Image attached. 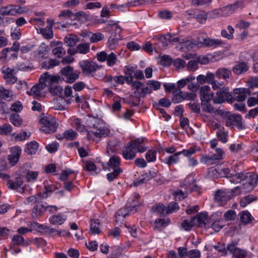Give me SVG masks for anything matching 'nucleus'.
Segmentation results:
<instances>
[{"instance_id":"nucleus-63","label":"nucleus","mask_w":258,"mask_h":258,"mask_svg":"<svg viewBox=\"0 0 258 258\" xmlns=\"http://www.w3.org/2000/svg\"><path fill=\"white\" fill-rule=\"evenodd\" d=\"M104 37L103 34L97 32L92 34L90 36V40L92 43H95L102 40Z\"/></svg>"},{"instance_id":"nucleus-53","label":"nucleus","mask_w":258,"mask_h":258,"mask_svg":"<svg viewBox=\"0 0 258 258\" xmlns=\"http://www.w3.org/2000/svg\"><path fill=\"white\" fill-rule=\"evenodd\" d=\"M164 38L165 40L169 42V43L171 44H174L176 42H180L181 40V38L180 37H175L174 36L171 35V34H167L165 36H164Z\"/></svg>"},{"instance_id":"nucleus-44","label":"nucleus","mask_w":258,"mask_h":258,"mask_svg":"<svg viewBox=\"0 0 258 258\" xmlns=\"http://www.w3.org/2000/svg\"><path fill=\"white\" fill-rule=\"evenodd\" d=\"M59 61L55 59H49L43 62L42 67L45 69H51L59 65Z\"/></svg>"},{"instance_id":"nucleus-52","label":"nucleus","mask_w":258,"mask_h":258,"mask_svg":"<svg viewBox=\"0 0 258 258\" xmlns=\"http://www.w3.org/2000/svg\"><path fill=\"white\" fill-rule=\"evenodd\" d=\"M121 172H122V170L121 168H118L117 170H112L110 173L107 174V178L109 181H111L116 178Z\"/></svg>"},{"instance_id":"nucleus-41","label":"nucleus","mask_w":258,"mask_h":258,"mask_svg":"<svg viewBox=\"0 0 258 258\" xmlns=\"http://www.w3.org/2000/svg\"><path fill=\"white\" fill-rule=\"evenodd\" d=\"M100 223L98 220H92L90 224V232L92 234H98L101 232Z\"/></svg>"},{"instance_id":"nucleus-13","label":"nucleus","mask_w":258,"mask_h":258,"mask_svg":"<svg viewBox=\"0 0 258 258\" xmlns=\"http://www.w3.org/2000/svg\"><path fill=\"white\" fill-rule=\"evenodd\" d=\"M46 87V84L40 83L34 85L30 91L27 93L28 94L33 96L34 97H43L45 96V89Z\"/></svg>"},{"instance_id":"nucleus-39","label":"nucleus","mask_w":258,"mask_h":258,"mask_svg":"<svg viewBox=\"0 0 258 258\" xmlns=\"http://www.w3.org/2000/svg\"><path fill=\"white\" fill-rule=\"evenodd\" d=\"M196 224L195 218L192 217L189 219L184 220L181 223V227L184 230L188 231L190 230L194 226L196 225Z\"/></svg>"},{"instance_id":"nucleus-38","label":"nucleus","mask_w":258,"mask_h":258,"mask_svg":"<svg viewBox=\"0 0 258 258\" xmlns=\"http://www.w3.org/2000/svg\"><path fill=\"white\" fill-rule=\"evenodd\" d=\"M78 41V39L77 36L74 34L67 35L64 39V44L69 47L74 46Z\"/></svg>"},{"instance_id":"nucleus-58","label":"nucleus","mask_w":258,"mask_h":258,"mask_svg":"<svg viewBox=\"0 0 258 258\" xmlns=\"http://www.w3.org/2000/svg\"><path fill=\"white\" fill-rule=\"evenodd\" d=\"M157 151L155 150H149L146 154V159L148 162H154L156 159Z\"/></svg>"},{"instance_id":"nucleus-7","label":"nucleus","mask_w":258,"mask_h":258,"mask_svg":"<svg viewBox=\"0 0 258 258\" xmlns=\"http://www.w3.org/2000/svg\"><path fill=\"white\" fill-rule=\"evenodd\" d=\"M132 88L135 90L133 96L137 98H143L147 94L152 92V90L149 87H143V84L139 81H134L132 84Z\"/></svg>"},{"instance_id":"nucleus-23","label":"nucleus","mask_w":258,"mask_h":258,"mask_svg":"<svg viewBox=\"0 0 258 258\" xmlns=\"http://www.w3.org/2000/svg\"><path fill=\"white\" fill-rule=\"evenodd\" d=\"M233 93L237 95L233 100H236L238 102H242L247 97L250 95V92L247 88H239L234 89L233 90Z\"/></svg>"},{"instance_id":"nucleus-57","label":"nucleus","mask_w":258,"mask_h":258,"mask_svg":"<svg viewBox=\"0 0 258 258\" xmlns=\"http://www.w3.org/2000/svg\"><path fill=\"white\" fill-rule=\"evenodd\" d=\"M25 243L24 238L20 235H15L12 239V245H22Z\"/></svg>"},{"instance_id":"nucleus-55","label":"nucleus","mask_w":258,"mask_h":258,"mask_svg":"<svg viewBox=\"0 0 258 258\" xmlns=\"http://www.w3.org/2000/svg\"><path fill=\"white\" fill-rule=\"evenodd\" d=\"M223 129V127L219 129L217 132V136L220 141L223 143H225L227 142V137L228 136V133L225 132Z\"/></svg>"},{"instance_id":"nucleus-33","label":"nucleus","mask_w":258,"mask_h":258,"mask_svg":"<svg viewBox=\"0 0 258 258\" xmlns=\"http://www.w3.org/2000/svg\"><path fill=\"white\" fill-rule=\"evenodd\" d=\"M136 152L128 144L122 152V156L126 160H132L136 157Z\"/></svg>"},{"instance_id":"nucleus-6","label":"nucleus","mask_w":258,"mask_h":258,"mask_svg":"<svg viewBox=\"0 0 258 258\" xmlns=\"http://www.w3.org/2000/svg\"><path fill=\"white\" fill-rule=\"evenodd\" d=\"M79 64L82 69V73L86 76L93 77L95 72L101 68V67L95 62L90 61L88 60L81 61L79 62Z\"/></svg>"},{"instance_id":"nucleus-16","label":"nucleus","mask_w":258,"mask_h":258,"mask_svg":"<svg viewBox=\"0 0 258 258\" xmlns=\"http://www.w3.org/2000/svg\"><path fill=\"white\" fill-rule=\"evenodd\" d=\"M11 154L8 155V159L9 163L12 165H15L18 162L21 155L22 149L19 146H14L10 149Z\"/></svg>"},{"instance_id":"nucleus-12","label":"nucleus","mask_w":258,"mask_h":258,"mask_svg":"<svg viewBox=\"0 0 258 258\" xmlns=\"http://www.w3.org/2000/svg\"><path fill=\"white\" fill-rule=\"evenodd\" d=\"M201 45L207 47H216L224 44L223 41L219 39H211L208 37H199Z\"/></svg>"},{"instance_id":"nucleus-37","label":"nucleus","mask_w":258,"mask_h":258,"mask_svg":"<svg viewBox=\"0 0 258 258\" xmlns=\"http://www.w3.org/2000/svg\"><path fill=\"white\" fill-rule=\"evenodd\" d=\"M215 153H213L211 156L207 157V160H220L223 158L224 155V151L220 148H216L215 149Z\"/></svg>"},{"instance_id":"nucleus-62","label":"nucleus","mask_w":258,"mask_h":258,"mask_svg":"<svg viewBox=\"0 0 258 258\" xmlns=\"http://www.w3.org/2000/svg\"><path fill=\"white\" fill-rule=\"evenodd\" d=\"M212 0H191V4L195 7L208 6Z\"/></svg>"},{"instance_id":"nucleus-56","label":"nucleus","mask_w":258,"mask_h":258,"mask_svg":"<svg viewBox=\"0 0 258 258\" xmlns=\"http://www.w3.org/2000/svg\"><path fill=\"white\" fill-rule=\"evenodd\" d=\"M77 49L80 53L86 54L89 51L90 45L87 43H81L77 46Z\"/></svg>"},{"instance_id":"nucleus-14","label":"nucleus","mask_w":258,"mask_h":258,"mask_svg":"<svg viewBox=\"0 0 258 258\" xmlns=\"http://www.w3.org/2000/svg\"><path fill=\"white\" fill-rule=\"evenodd\" d=\"M2 73L4 74V78L7 83L13 84L17 82V78L14 76V74L16 73V70L15 69L4 66L2 68Z\"/></svg>"},{"instance_id":"nucleus-59","label":"nucleus","mask_w":258,"mask_h":258,"mask_svg":"<svg viewBox=\"0 0 258 258\" xmlns=\"http://www.w3.org/2000/svg\"><path fill=\"white\" fill-rule=\"evenodd\" d=\"M243 172H240L238 173H236L234 175H231L229 178H230L229 181L231 183H241L242 181V176H243Z\"/></svg>"},{"instance_id":"nucleus-51","label":"nucleus","mask_w":258,"mask_h":258,"mask_svg":"<svg viewBox=\"0 0 258 258\" xmlns=\"http://www.w3.org/2000/svg\"><path fill=\"white\" fill-rule=\"evenodd\" d=\"M170 222L169 219H157L155 222V227L159 229L167 226Z\"/></svg>"},{"instance_id":"nucleus-15","label":"nucleus","mask_w":258,"mask_h":258,"mask_svg":"<svg viewBox=\"0 0 258 258\" xmlns=\"http://www.w3.org/2000/svg\"><path fill=\"white\" fill-rule=\"evenodd\" d=\"M232 7L226 6L221 9H215L209 12V18L214 19L219 17H225L232 13Z\"/></svg>"},{"instance_id":"nucleus-27","label":"nucleus","mask_w":258,"mask_h":258,"mask_svg":"<svg viewBox=\"0 0 258 258\" xmlns=\"http://www.w3.org/2000/svg\"><path fill=\"white\" fill-rule=\"evenodd\" d=\"M213 99H206L201 101V107L205 112L213 113L215 112L216 109L214 106Z\"/></svg>"},{"instance_id":"nucleus-46","label":"nucleus","mask_w":258,"mask_h":258,"mask_svg":"<svg viewBox=\"0 0 258 258\" xmlns=\"http://www.w3.org/2000/svg\"><path fill=\"white\" fill-rule=\"evenodd\" d=\"M66 220V218L61 215H54L49 218V221L52 224L61 225Z\"/></svg>"},{"instance_id":"nucleus-61","label":"nucleus","mask_w":258,"mask_h":258,"mask_svg":"<svg viewBox=\"0 0 258 258\" xmlns=\"http://www.w3.org/2000/svg\"><path fill=\"white\" fill-rule=\"evenodd\" d=\"M15 136V140L16 141H22L29 138L30 136V134L26 132L20 133L18 134H13Z\"/></svg>"},{"instance_id":"nucleus-49","label":"nucleus","mask_w":258,"mask_h":258,"mask_svg":"<svg viewBox=\"0 0 258 258\" xmlns=\"http://www.w3.org/2000/svg\"><path fill=\"white\" fill-rule=\"evenodd\" d=\"M166 208L165 207V206L160 203L156 204L152 208V210L154 212L156 213L159 215L166 214Z\"/></svg>"},{"instance_id":"nucleus-24","label":"nucleus","mask_w":258,"mask_h":258,"mask_svg":"<svg viewBox=\"0 0 258 258\" xmlns=\"http://www.w3.org/2000/svg\"><path fill=\"white\" fill-rule=\"evenodd\" d=\"M128 144L136 152L143 153L147 149V148L145 146L144 139L143 138L137 139L132 141Z\"/></svg>"},{"instance_id":"nucleus-5","label":"nucleus","mask_w":258,"mask_h":258,"mask_svg":"<svg viewBox=\"0 0 258 258\" xmlns=\"http://www.w3.org/2000/svg\"><path fill=\"white\" fill-rule=\"evenodd\" d=\"M258 180L257 174L252 172L243 173L242 176V184L243 190L246 192L250 191L256 185Z\"/></svg>"},{"instance_id":"nucleus-4","label":"nucleus","mask_w":258,"mask_h":258,"mask_svg":"<svg viewBox=\"0 0 258 258\" xmlns=\"http://www.w3.org/2000/svg\"><path fill=\"white\" fill-rule=\"evenodd\" d=\"M222 117L224 119L227 126L235 127L238 130H242L244 128L240 115L225 112L222 114Z\"/></svg>"},{"instance_id":"nucleus-35","label":"nucleus","mask_w":258,"mask_h":258,"mask_svg":"<svg viewBox=\"0 0 258 258\" xmlns=\"http://www.w3.org/2000/svg\"><path fill=\"white\" fill-rule=\"evenodd\" d=\"M215 74L218 78L224 80L229 78L231 75V71L225 68L218 69Z\"/></svg>"},{"instance_id":"nucleus-17","label":"nucleus","mask_w":258,"mask_h":258,"mask_svg":"<svg viewBox=\"0 0 258 258\" xmlns=\"http://www.w3.org/2000/svg\"><path fill=\"white\" fill-rule=\"evenodd\" d=\"M47 26L44 28H38L36 27V30L38 33L41 34L43 37L47 39H52L53 37L52 27L54 24V22L51 20H47Z\"/></svg>"},{"instance_id":"nucleus-2","label":"nucleus","mask_w":258,"mask_h":258,"mask_svg":"<svg viewBox=\"0 0 258 258\" xmlns=\"http://www.w3.org/2000/svg\"><path fill=\"white\" fill-rule=\"evenodd\" d=\"M195 182V180L193 175L190 174L187 175L180 184V187L184 190L181 189L176 192L175 198L181 200L186 197L188 193L194 190Z\"/></svg>"},{"instance_id":"nucleus-20","label":"nucleus","mask_w":258,"mask_h":258,"mask_svg":"<svg viewBox=\"0 0 258 258\" xmlns=\"http://www.w3.org/2000/svg\"><path fill=\"white\" fill-rule=\"evenodd\" d=\"M50 46L52 48V53L57 57H61L66 53L65 50L62 48V44L60 41H51Z\"/></svg>"},{"instance_id":"nucleus-21","label":"nucleus","mask_w":258,"mask_h":258,"mask_svg":"<svg viewBox=\"0 0 258 258\" xmlns=\"http://www.w3.org/2000/svg\"><path fill=\"white\" fill-rule=\"evenodd\" d=\"M209 173L214 178L218 177H229L231 174L228 168L218 167L217 168H211L209 171Z\"/></svg>"},{"instance_id":"nucleus-48","label":"nucleus","mask_w":258,"mask_h":258,"mask_svg":"<svg viewBox=\"0 0 258 258\" xmlns=\"http://www.w3.org/2000/svg\"><path fill=\"white\" fill-rule=\"evenodd\" d=\"M12 96L13 95L10 91L5 89L3 86H0V99L10 100Z\"/></svg>"},{"instance_id":"nucleus-19","label":"nucleus","mask_w":258,"mask_h":258,"mask_svg":"<svg viewBox=\"0 0 258 258\" xmlns=\"http://www.w3.org/2000/svg\"><path fill=\"white\" fill-rule=\"evenodd\" d=\"M214 199L220 205L223 206L231 199V195L229 191L218 190L216 192Z\"/></svg>"},{"instance_id":"nucleus-8","label":"nucleus","mask_w":258,"mask_h":258,"mask_svg":"<svg viewBox=\"0 0 258 258\" xmlns=\"http://www.w3.org/2000/svg\"><path fill=\"white\" fill-rule=\"evenodd\" d=\"M227 101H232V95L229 93V88L223 87L219 89L216 93V96L214 97L213 102L216 104H221Z\"/></svg>"},{"instance_id":"nucleus-64","label":"nucleus","mask_w":258,"mask_h":258,"mask_svg":"<svg viewBox=\"0 0 258 258\" xmlns=\"http://www.w3.org/2000/svg\"><path fill=\"white\" fill-rule=\"evenodd\" d=\"M12 131V126L10 124H4L0 126V135H5Z\"/></svg>"},{"instance_id":"nucleus-54","label":"nucleus","mask_w":258,"mask_h":258,"mask_svg":"<svg viewBox=\"0 0 258 258\" xmlns=\"http://www.w3.org/2000/svg\"><path fill=\"white\" fill-rule=\"evenodd\" d=\"M247 104L249 107L258 105V92L253 93L252 96L248 98Z\"/></svg>"},{"instance_id":"nucleus-47","label":"nucleus","mask_w":258,"mask_h":258,"mask_svg":"<svg viewBox=\"0 0 258 258\" xmlns=\"http://www.w3.org/2000/svg\"><path fill=\"white\" fill-rule=\"evenodd\" d=\"M11 122L16 126H20L23 123V120L20 116L17 114H13L10 117Z\"/></svg>"},{"instance_id":"nucleus-42","label":"nucleus","mask_w":258,"mask_h":258,"mask_svg":"<svg viewBox=\"0 0 258 258\" xmlns=\"http://www.w3.org/2000/svg\"><path fill=\"white\" fill-rule=\"evenodd\" d=\"M227 30L229 33H227L225 29H222L221 31V36L228 40H231L233 38V34L234 33V29L231 25L227 26Z\"/></svg>"},{"instance_id":"nucleus-36","label":"nucleus","mask_w":258,"mask_h":258,"mask_svg":"<svg viewBox=\"0 0 258 258\" xmlns=\"http://www.w3.org/2000/svg\"><path fill=\"white\" fill-rule=\"evenodd\" d=\"M179 155L180 153L177 152L174 154L165 158L164 160V162L165 164L168 165L169 166L176 164L179 162Z\"/></svg>"},{"instance_id":"nucleus-34","label":"nucleus","mask_w":258,"mask_h":258,"mask_svg":"<svg viewBox=\"0 0 258 258\" xmlns=\"http://www.w3.org/2000/svg\"><path fill=\"white\" fill-rule=\"evenodd\" d=\"M248 69V66L244 62H238L233 68V72L236 75H240L246 72Z\"/></svg>"},{"instance_id":"nucleus-40","label":"nucleus","mask_w":258,"mask_h":258,"mask_svg":"<svg viewBox=\"0 0 258 258\" xmlns=\"http://www.w3.org/2000/svg\"><path fill=\"white\" fill-rule=\"evenodd\" d=\"M23 181L21 177L16 178L15 181L9 180L7 185L9 188L12 189H18L23 185Z\"/></svg>"},{"instance_id":"nucleus-31","label":"nucleus","mask_w":258,"mask_h":258,"mask_svg":"<svg viewBox=\"0 0 258 258\" xmlns=\"http://www.w3.org/2000/svg\"><path fill=\"white\" fill-rule=\"evenodd\" d=\"M46 211L45 207L42 204L35 205L32 212V216L34 218H38L41 217Z\"/></svg>"},{"instance_id":"nucleus-18","label":"nucleus","mask_w":258,"mask_h":258,"mask_svg":"<svg viewBox=\"0 0 258 258\" xmlns=\"http://www.w3.org/2000/svg\"><path fill=\"white\" fill-rule=\"evenodd\" d=\"M237 242H231L227 246V249L232 253L235 257L237 258H243L246 255L247 252L242 249L238 248Z\"/></svg>"},{"instance_id":"nucleus-1","label":"nucleus","mask_w":258,"mask_h":258,"mask_svg":"<svg viewBox=\"0 0 258 258\" xmlns=\"http://www.w3.org/2000/svg\"><path fill=\"white\" fill-rule=\"evenodd\" d=\"M86 127L81 123L79 118H74L73 125L80 132L86 130L88 140L98 141L100 138L105 137L109 134V131L105 127L102 122L96 118L89 117L87 120Z\"/></svg>"},{"instance_id":"nucleus-11","label":"nucleus","mask_w":258,"mask_h":258,"mask_svg":"<svg viewBox=\"0 0 258 258\" xmlns=\"http://www.w3.org/2000/svg\"><path fill=\"white\" fill-rule=\"evenodd\" d=\"M139 202L137 200H133L132 203L130 201L127 202L128 205H130V209L128 210V208H121L119 210L115 215L116 221H121L123 220L126 216L128 214L129 211L131 212L135 213L137 211L136 207L138 206Z\"/></svg>"},{"instance_id":"nucleus-9","label":"nucleus","mask_w":258,"mask_h":258,"mask_svg":"<svg viewBox=\"0 0 258 258\" xmlns=\"http://www.w3.org/2000/svg\"><path fill=\"white\" fill-rule=\"evenodd\" d=\"M61 73L64 77L65 81L68 83H73L79 77L80 72L74 71L73 68L69 66L62 68Z\"/></svg>"},{"instance_id":"nucleus-60","label":"nucleus","mask_w":258,"mask_h":258,"mask_svg":"<svg viewBox=\"0 0 258 258\" xmlns=\"http://www.w3.org/2000/svg\"><path fill=\"white\" fill-rule=\"evenodd\" d=\"M247 86L250 88H258V77H252L246 81Z\"/></svg>"},{"instance_id":"nucleus-45","label":"nucleus","mask_w":258,"mask_h":258,"mask_svg":"<svg viewBox=\"0 0 258 258\" xmlns=\"http://www.w3.org/2000/svg\"><path fill=\"white\" fill-rule=\"evenodd\" d=\"M118 62H119L117 56L113 52L108 54L107 58L106 59L107 64L109 67H112L113 66L116 64Z\"/></svg>"},{"instance_id":"nucleus-28","label":"nucleus","mask_w":258,"mask_h":258,"mask_svg":"<svg viewBox=\"0 0 258 258\" xmlns=\"http://www.w3.org/2000/svg\"><path fill=\"white\" fill-rule=\"evenodd\" d=\"M196 219V225L200 227H206L209 222V219L207 213H200L197 217H194Z\"/></svg>"},{"instance_id":"nucleus-3","label":"nucleus","mask_w":258,"mask_h":258,"mask_svg":"<svg viewBox=\"0 0 258 258\" xmlns=\"http://www.w3.org/2000/svg\"><path fill=\"white\" fill-rule=\"evenodd\" d=\"M39 124L40 131L45 134L53 133L57 127L55 119L50 115H41L39 117Z\"/></svg>"},{"instance_id":"nucleus-25","label":"nucleus","mask_w":258,"mask_h":258,"mask_svg":"<svg viewBox=\"0 0 258 258\" xmlns=\"http://www.w3.org/2000/svg\"><path fill=\"white\" fill-rule=\"evenodd\" d=\"M59 80V76L57 75H51L48 72H46L41 75L39 81L40 83L46 84H52L55 83H58Z\"/></svg>"},{"instance_id":"nucleus-29","label":"nucleus","mask_w":258,"mask_h":258,"mask_svg":"<svg viewBox=\"0 0 258 258\" xmlns=\"http://www.w3.org/2000/svg\"><path fill=\"white\" fill-rule=\"evenodd\" d=\"M156 175V172L150 171L140 177L137 180L134 182V184L135 186L140 185V184L146 182L152 178L155 177Z\"/></svg>"},{"instance_id":"nucleus-43","label":"nucleus","mask_w":258,"mask_h":258,"mask_svg":"<svg viewBox=\"0 0 258 258\" xmlns=\"http://www.w3.org/2000/svg\"><path fill=\"white\" fill-rule=\"evenodd\" d=\"M240 219L242 223L247 224L251 222L253 218L247 211H242L240 213Z\"/></svg>"},{"instance_id":"nucleus-26","label":"nucleus","mask_w":258,"mask_h":258,"mask_svg":"<svg viewBox=\"0 0 258 258\" xmlns=\"http://www.w3.org/2000/svg\"><path fill=\"white\" fill-rule=\"evenodd\" d=\"M180 49L182 51H187L191 50L196 45H201L199 42V40L198 39L197 41H192L190 40H181L179 42Z\"/></svg>"},{"instance_id":"nucleus-32","label":"nucleus","mask_w":258,"mask_h":258,"mask_svg":"<svg viewBox=\"0 0 258 258\" xmlns=\"http://www.w3.org/2000/svg\"><path fill=\"white\" fill-rule=\"evenodd\" d=\"M108 170L111 171L112 170H117L120 168L119 165L120 164V158L116 156H112L111 157L108 162Z\"/></svg>"},{"instance_id":"nucleus-30","label":"nucleus","mask_w":258,"mask_h":258,"mask_svg":"<svg viewBox=\"0 0 258 258\" xmlns=\"http://www.w3.org/2000/svg\"><path fill=\"white\" fill-rule=\"evenodd\" d=\"M38 147V143L36 141H33L26 145L24 151L29 155H34L36 153Z\"/></svg>"},{"instance_id":"nucleus-10","label":"nucleus","mask_w":258,"mask_h":258,"mask_svg":"<svg viewBox=\"0 0 258 258\" xmlns=\"http://www.w3.org/2000/svg\"><path fill=\"white\" fill-rule=\"evenodd\" d=\"M25 12L23 8L18 5H10L0 8V15L15 16L17 14H23Z\"/></svg>"},{"instance_id":"nucleus-22","label":"nucleus","mask_w":258,"mask_h":258,"mask_svg":"<svg viewBox=\"0 0 258 258\" xmlns=\"http://www.w3.org/2000/svg\"><path fill=\"white\" fill-rule=\"evenodd\" d=\"M199 93L201 101L214 98V93L211 91L210 86L208 85H204L200 87Z\"/></svg>"},{"instance_id":"nucleus-50","label":"nucleus","mask_w":258,"mask_h":258,"mask_svg":"<svg viewBox=\"0 0 258 258\" xmlns=\"http://www.w3.org/2000/svg\"><path fill=\"white\" fill-rule=\"evenodd\" d=\"M250 25L251 23L243 19H240L237 21L235 27L240 30H245L249 28Z\"/></svg>"}]
</instances>
